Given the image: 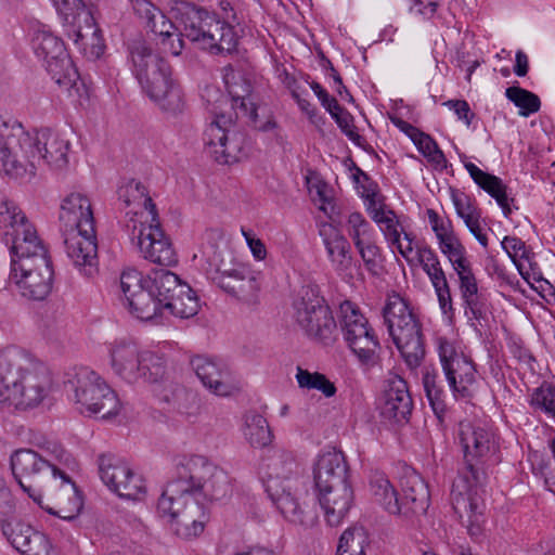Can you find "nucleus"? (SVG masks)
Masks as SVG:
<instances>
[{
	"label": "nucleus",
	"mask_w": 555,
	"mask_h": 555,
	"mask_svg": "<svg viewBox=\"0 0 555 555\" xmlns=\"http://www.w3.org/2000/svg\"><path fill=\"white\" fill-rule=\"evenodd\" d=\"M231 491L227 472L202 455H192L166 486L157 512L178 537L190 540L198 537L208 521L206 502L223 500Z\"/></svg>",
	"instance_id": "f257e3e1"
},
{
	"label": "nucleus",
	"mask_w": 555,
	"mask_h": 555,
	"mask_svg": "<svg viewBox=\"0 0 555 555\" xmlns=\"http://www.w3.org/2000/svg\"><path fill=\"white\" fill-rule=\"evenodd\" d=\"M466 466L453 481L451 500L455 513L473 538L483 529L482 480L485 467L500 462L496 435L481 423L461 422L459 430Z\"/></svg>",
	"instance_id": "f03ea898"
},
{
	"label": "nucleus",
	"mask_w": 555,
	"mask_h": 555,
	"mask_svg": "<svg viewBox=\"0 0 555 555\" xmlns=\"http://www.w3.org/2000/svg\"><path fill=\"white\" fill-rule=\"evenodd\" d=\"M1 216L7 227L5 242L11 243L10 281L23 297L43 300L51 292L53 280L46 247L20 208L7 205Z\"/></svg>",
	"instance_id": "7ed1b4c3"
},
{
	"label": "nucleus",
	"mask_w": 555,
	"mask_h": 555,
	"mask_svg": "<svg viewBox=\"0 0 555 555\" xmlns=\"http://www.w3.org/2000/svg\"><path fill=\"white\" fill-rule=\"evenodd\" d=\"M41 452L31 449H20L11 455L12 473L22 489L29 494L34 501L41 503L40 496L33 493L31 485H26L24 480H33L41 474L51 472L53 482L49 486L52 491L57 487H63V494L68 496L70 508L62 506L53 512L64 519H72L79 513L81 501L77 496L75 485L63 470L62 466H70L74 462L70 454L57 442L47 441L40 446Z\"/></svg>",
	"instance_id": "20e7f679"
},
{
	"label": "nucleus",
	"mask_w": 555,
	"mask_h": 555,
	"mask_svg": "<svg viewBox=\"0 0 555 555\" xmlns=\"http://www.w3.org/2000/svg\"><path fill=\"white\" fill-rule=\"evenodd\" d=\"M0 376L9 385L13 410L27 412L48 399L53 377L44 362L15 345L0 349Z\"/></svg>",
	"instance_id": "39448f33"
},
{
	"label": "nucleus",
	"mask_w": 555,
	"mask_h": 555,
	"mask_svg": "<svg viewBox=\"0 0 555 555\" xmlns=\"http://www.w3.org/2000/svg\"><path fill=\"white\" fill-rule=\"evenodd\" d=\"M182 30L168 29L167 34H157L165 52L175 56L184 48L182 37L188 38L197 49L212 55L230 54L236 50L238 36L235 28L206 10L186 5L180 12Z\"/></svg>",
	"instance_id": "423d86ee"
},
{
	"label": "nucleus",
	"mask_w": 555,
	"mask_h": 555,
	"mask_svg": "<svg viewBox=\"0 0 555 555\" xmlns=\"http://www.w3.org/2000/svg\"><path fill=\"white\" fill-rule=\"evenodd\" d=\"M133 73L142 89L157 106L170 116L184 112L185 101L180 87L172 78L170 65L143 39L129 44Z\"/></svg>",
	"instance_id": "0eeeda50"
},
{
	"label": "nucleus",
	"mask_w": 555,
	"mask_h": 555,
	"mask_svg": "<svg viewBox=\"0 0 555 555\" xmlns=\"http://www.w3.org/2000/svg\"><path fill=\"white\" fill-rule=\"evenodd\" d=\"M20 133L22 142L21 158L15 160L11 170L16 179L31 178L42 165L53 170H62L68 164L70 142L60 132L49 128L26 131Z\"/></svg>",
	"instance_id": "6e6552de"
},
{
	"label": "nucleus",
	"mask_w": 555,
	"mask_h": 555,
	"mask_svg": "<svg viewBox=\"0 0 555 555\" xmlns=\"http://www.w3.org/2000/svg\"><path fill=\"white\" fill-rule=\"evenodd\" d=\"M65 389L73 393L77 410L86 416L106 420L120 411L116 392L89 367H79L69 373Z\"/></svg>",
	"instance_id": "1a4fd4ad"
},
{
	"label": "nucleus",
	"mask_w": 555,
	"mask_h": 555,
	"mask_svg": "<svg viewBox=\"0 0 555 555\" xmlns=\"http://www.w3.org/2000/svg\"><path fill=\"white\" fill-rule=\"evenodd\" d=\"M109 363L114 374L129 384L141 380L156 383L166 372V361L162 356L143 350L129 339L115 340L111 345Z\"/></svg>",
	"instance_id": "9d476101"
},
{
	"label": "nucleus",
	"mask_w": 555,
	"mask_h": 555,
	"mask_svg": "<svg viewBox=\"0 0 555 555\" xmlns=\"http://www.w3.org/2000/svg\"><path fill=\"white\" fill-rule=\"evenodd\" d=\"M383 315L405 363L412 369L418 366L425 354L421 324L408 302L397 294L389 296Z\"/></svg>",
	"instance_id": "9b49d317"
},
{
	"label": "nucleus",
	"mask_w": 555,
	"mask_h": 555,
	"mask_svg": "<svg viewBox=\"0 0 555 555\" xmlns=\"http://www.w3.org/2000/svg\"><path fill=\"white\" fill-rule=\"evenodd\" d=\"M383 315L405 363L412 369L418 366L425 354L421 324L408 302L397 294L389 296Z\"/></svg>",
	"instance_id": "f8f14e48"
},
{
	"label": "nucleus",
	"mask_w": 555,
	"mask_h": 555,
	"mask_svg": "<svg viewBox=\"0 0 555 555\" xmlns=\"http://www.w3.org/2000/svg\"><path fill=\"white\" fill-rule=\"evenodd\" d=\"M338 320L343 337L352 353L362 364L375 365L380 345L360 308L350 300L343 301L339 305Z\"/></svg>",
	"instance_id": "ddd939ff"
},
{
	"label": "nucleus",
	"mask_w": 555,
	"mask_h": 555,
	"mask_svg": "<svg viewBox=\"0 0 555 555\" xmlns=\"http://www.w3.org/2000/svg\"><path fill=\"white\" fill-rule=\"evenodd\" d=\"M220 103L227 100L220 95ZM211 119L204 131L206 152L219 164H233L240 159L242 137L234 130L235 116L222 109L221 104L209 108Z\"/></svg>",
	"instance_id": "4468645a"
},
{
	"label": "nucleus",
	"mask_w": 555,
	"mask_h": 555,
	"mask_svg": "<svg viewBox=\"0 0 555 555\" xmlns=\"http://www.w3.org/2000/svg\"><path fill=\"white\" fill-rule=\"evenodd\" d=\"M296 321L312 340L328 346L336 340L337 323L325 299L314 289H306L295 305Z\"/></svg>",
	"instance_id": "2eb2a0df"
},
{
	"label": "nucleus",
	"mask_w": 555,
	"mask_h": 555,
	"mask_svg": "<svg viewBox=\"0 0 555 555\" xmlns=\"http://www.w3.org/2000/svg\"><path fill=\"white\" fill-rule=\"evenodd\" d=\"M36 55L43 60L46 68L60 88L72 91L79 78L78 72L70 61L64 42L50 30L38 29L31 38Z\"/></svg>",
	"instance_id": "dca6fc26"
},
{
	"label": "nucleus",
	"mask_w": 555,
	"mask_h": 555,
	"mask_svg": "<svg viewBox=\"0 0 555 555\" xmlns=\"http://www.w3.org/2000/svg\"><path fill=\"white\" fill-rule=\"evenodd\" d=\"M144 278L133 268L124 270L120 274L118 288L121 293L122 305L131 314L142 321H150L163 315L164 309L153 288L145 289Z\"/></svg>",
	"instance_id": "f3484780"
},
{
	"label": "nucleus",
	"mask_w": 555,
	"mask_h": 555,
	"mask_svg": "<svg viewBox=\"0 0 555 555\" xmlns=\"http://www.w3.org/2000/svg\"><path fill=\"white\" fill-rule=\"evenodd\" d=\"M99 474L102 481L120 498L142 500L146 486L142 476L134 474L128 464L113 454L99 456Z\"/></svg>",
	"instance_id": "a211bd4d"
},
{
	"label": "nucleus",
	"mask_w": 555,
	"mask_h": 555,
	"mask_svg": "<svg viewBox=\"0 0 555 555\" xmlns=\"http://www.w3.org/2000/svg\"><path fill=\"white\" fill-rule=\"evenodd\" d=\"M65 253L73 266L85 278L99 273L98 240L95 230L62 232Z\"/></svg>",
	"instance_id": "6ab92c4d"
},
{
	"label": "nucleus",
	"mask_w": 555,
	"mask_h": 555,
	"mask_svg": "<svg viewBox=\"0 0 555 555\" xmlns=\"http://www.w3.org/2000/svg\"><path fill=\"white\" fill-rule=\"evenodd\" d=\"M132 240L138 241V247L141 255L151 262L164 267H171L178 262L177 254L169 241L160 229L159 221L143 223L139 220V227L135 234L130 232Z\"/></svg>",
	"instance_id": "aec40b11"
},
{
	"label": "nucleus",
	"mask_w": 555,
	"mask_h": 555,
	"mask_svg": "<svg viewBox=\"0 0 555 555\" xmlns=\"http://www.w3.org/2000/svg\"><path fill=\"white\" fill-rule=\"evenodd\" d=\"M119 199L126 207V216L129 217L126 227L134 235L139 227V220L143 223L156 222L158 219L155 204L149 196L143 184L134 180L129 181L119 189Z\"/></svg>",
	"instance_id": "412c9836"
},
{
	"label": "nucleus",
	"mask_w": 555,
	"mask_h": 555,
	"mask_svg": "<svg viewBox=\"0 0 555 555\" xmlns=\"http://www.w3.org/2000/svg\"><path fill=\"white\" fill-rule=\"evenodd\" d=\"M218 286L243 304L256 306L261 291V272L248 264L236 263L229 275L219 279Z\"/></svg>",
	"instance_id": "4be33fe9"
},
{
	"label": "nucleus",
	"mask_w": 555,
	"mask_h": 555,
	"mask_svg": "<svg viewBox=\"0 0 555 555\" xmlns=\"http://www.w3.org/2000/svg\"><path fill=\"white\" fill-rule=\"evenodd\" d=\"M190 365L203 386L211 393L227 397L233 392L231 372L221 360L196 354L190 359Z\"/></svg>",
	"instance_id": "5701e85b"
},
{
	"label": "nucleus",
	"mask_w": 555,
	"mask_h": 555,
	"mask_svg": "<svg viewBox=\"0 0 555 555\" xmlns=\"http://www.w3.org/2000/svg\"><path fill=\"white\" fill-rule=\"evenodd\" d=\"M261 469L267 477L266 488L307 482L304 469L292 452L275 450L263 460Z\"/></svg>",
	"instance_id": "b1692460"
},
{
	"label": "nucleus",
	"mask_w": 555,
	"mask_h": 555,
	"mask_svg": "<svg viewBox=\"0 0 555 555\" xmlns=\"http://www.w3.org/2000/svg\"><path fill=\"white\" fill-rule=\"evenodd\" d=\"M2 532L11 545L22 555H51L52 545L48 537L21 521H5Z\"/></svg>",
	"instance_id": "393cba45"
},
{
	"label": "nucleus",
	"mask_w": 555,
	"mask_h": 555,
	"mask_svg": "<svg viewBox=\"0 0 555 555\" xmlns=\"http://www.w3.org/2000/svg\"><path fill=\"white\" fill-rule=\"evenodd\" d=\"M59 219L62 232L95 230L91 201L79 192H73L62 201Z\"/></svg>",
	"instance_id": "a878e982"
},
{
	"label": "nucleus",
	"mask_w": 555,
	"mask_h": 555,
	"mask_svg": "<svg viewBox=\"0 0 555 555\" xmlns=\"http://www.w3.org/2000/svg\"><path fill=\"white\" fill-rule=\"evenodd\" d=\"M413 406L406 382L398 375L387 379L380 402V414L388 421H408Z\"/></svg>",
	"instance_id": "bb28decb"
},
{
	"label": "nucleus",
	"mask_w": 555,
	"mask_h": 555,
	"mask_svg": "<svg viewBox=\"0 0 555 555\" xmlns=\"http://www.w3.org/2000/svg\"><path fill=\"white\" fill-rule=\"evenodd\" d=\"M313 478L318 492L348 482V467L343 452L326 451L319 455L313 469Z\"/></svg>",
	"instance_id": "cd10ccee"
},
{
	"label": "nucleus",
	"mask_w": 555,
	"mask_h": 555,
	"mask_svg": "<svg viewBox=\"0 0 555 555\" xmlns=\"http://www.w3.org/2000/svg\"><path fill=\"white\" fill-rule=\"evenodd\" d=\"M223 81L231 98V108L235 111V118L242 116L255 120L257 107L251 96L250 81L231 66L223 69Z\"/></svg>",
	"instance_id": "c85d7f7f"
},
{
	"label": "nucleus",
	"mask_w": 555,
	"mask_h": 555,
	"mask_svg": "<svg viewBox=\"0 0 555 555\" xmlns=\"http://www.w3.org/2000/svg\"><path fill=\"white\" fill-rule=\"evenodd\" d=\"M401 496L399 498L402 512L399 515L423 514L429 505V491L422 476L414 469L408 468L400 478Z\"/></svg>",
	"instance_id": "c756f323"
},
{
	"label": "nucleus",
	"mask_w": 555,
	"mask_h": 555,
	"mask_svg": "<svg viewBox=\"0 0 555 555\" xmlns=\"http://www.w3.org/2000/svg\"><path fill=\"white\" fill-rule=\"evenodd\" d=\"M266 489L273 504L287 520L295 524L304 521V498L308 494L307 482L293 486L274 485Z\"/></svg>",
	"instance_id": "7c9ffc66"
},
{
	"label": "nucleus",
	"mask_w": 555,
	"mask_h": 555,
	"mask_svg": "<svg viewBox=\"0 0 555 555\" xmlns=\"http://www.w3.org/2000/svg\"><path fill=\"white\" fill-rule=\"evenodd\" d=\"M448 384L456 399H469L477 389V371L466 356L456 357L443 369Z\"/></svg>",
	"instance_id": "2f4dec72"
},
{
	"label": "nucleus",
	"mask_w": 555,
	"mask_h": 555,
	"mask_svg": "<svg viewBox=\"0 0 555 555\" xmlns=\"http://www.w3.org/2000/svg\"><path fill=\"white\" fill-rule=\"evenodd\" d=\"M320 236L325 247L332 268L338 273H345L352 267V251L348 240L330 223L320 227Z\"/></svg>",
	"instance_id": "473e14b6"
},
{
	"label": "nucleus",
	"mask_w": 555,
	"mask_h": 555,
	"mask_svg": "<svg viewBox=\"0 0 555 555\" xmlns=\"http://www.w3.org/2000/svg\"><path fill=\"white\" fill-rule=\"evenodd\" d=\"M319 502L324 511L325 520L330 526H338L348 514L353 492L349 483L318 492Z\"/></svg>",
	"instance_id": "72a5a7b5"
},
{
	"label": "nucleus",
	"mask_w": 555,
	"mask_h": 555,
	"mask_svg": "<svg viewBox=\"0 0 555 555\" xmlns=\"http://www.w3.org/2000/svg\"><path fill=\"white\" fill-rule=\"evenodd\" d=\"M18 132H23V126L16 121L0 126V169L13 178L15 172L11 169L16 165L15 160L21 158L22 152Z\"/></svg>",
	"instance_id": "f704fd0d"
},
{
	"label": "nucleus",
	"mask_w": 555,
	"mask_h": 555,
	"mask_svg": "<svg viewBox=\"0 0 555 555\" xmlns=\"http://www.w3.org/2000/svg\"><path fill=\"white\" fill-rule=\"evenodd\" d=\"M464 167L474 182L496 201L504 216L508 218L512 215L511 203L514 202V199L507 196L506 185L503 181L499 177L481 170L470 162L465 163Z\"/></svg>",
	"instance_id": "c9c22d12"
},
{
	"label": "nucleus",
	"mask_w": 555,
	"mask_h": 555,
	"mask_svg": "<svg viewBox=\"0 0 555 555\" xmlns=\"http://www.w3.org/2000/svg\"><path fill=\"white\" fill-rule=\"evenodd\" d=\"M74 44L88 60H98L105 49L101 30L96 27L94 18L90 23L77 25L72 35Z\"/></svg>",
	"instance_id": "e433bc0d"
},
{
	"label": "nucleus",
	"mask_w": 555,
	"mask_h": 555,
	"mask_svg": "<svg viewBox=\"0 0 555 555\" xmlns=\"http://www.w3.org/2000/svg\"><path fill=\"white\" fill-rule=\"evenodd\" d=\"M202 256L208 266L206 269L207 274L217 285L219 284V279L229 275L237 263L228 248H220L216 243L209 242L207 245H204Z\"/></svg>",
	"instance_id": "4c0bfd02"
},
{
	"label": "nucleus",
	"mask_w": 555,
	"mask_h": 555,
	"mask_svg": "<svg viewBox=\"0 0 555 555\" xmlns=\"http://www.w3.org/2000/svg\"><path fill=\"white\" fill-rule=\"evenodd\" d=\"M149 280L163 309H165V301H169L177 293L189 292V284L182 282L177 274L169 270H153L149 275Z\"/></svg>",
	"instance_id": "58836bf2"
},
{
	"label": "nucleus",
	"mask_w": 555,
	"mask_h": 555,
	"mask_svg": "<svg viewBox=\"0 0 555 555\" xmlns=\"http://www.w3.org/2000/svg\"><path fill=\"white\" fill-rule=\"evenodd\" d=\"M370 488L375 500L390 514H400L402 506L399 494L383 472H374L370 478Z\"/></svg>",
	"instance_id": "ea45409f"
},
{
	"label": "nucleus",
	"mask_w": 555,
	"mask_h": 555,
	"mask_svg": "<svg viewBox=\"0 0 555 555\" xmlns=\"http://www.w3.org/2000/svg\"><path fill=\"white\" fill-rule=\"evenodd\" d=\"M133 13L154 34H167L173 24L151 0H130Z\"/></svg>",
	"instance_id": "a19ab883"
},
{
	"label": "nucleus",
	"mask_w": 555,
	"mask_h": 555,
	"mask_svg": "<svg viewBox=\"0 0 555 555\" xmlns=\"http://www.w3.org/2000/svg\"><path fill=\"white\" fill-rule=\"evenodd\" d=\"M243 435L250 446L258 448L268 446L273 438L267 420L256 412L245 415Z\"/></svg>",
	"instance_id": "79ce46f5"
},
{
	"label": "nucleus",
	"mask_w": 555,
	"mask_h": 555,
	"mask_svg": "<svg viewBox=\"0 0 555 555\" xmlns=\"http://www.w3.org/2000/svg\"><path fill=\"white\" fill-rule=\"evenodd\" d=\"M370 546L367 532L363 527H351L344 531L338 543V555H366Z\"/></svg>",
	"instance_id": "37998d69"
},
{
	"label": "nucleus",
	"mask_w": 555,
	"mask_h": 555,
	"mask_svg": "<svg viewBox=\"0 0 555 555\" xmlns=\"http://www.w3.org/2000/svg\"><path fill=\"white\" fill-rule=\"evenodd\" d=\"M199 309L198 298L195 292L189 285V292L177 293L173 297L170 298L169 301H165V311H168L169 314L181 318L189 319L197 314Z\"/></svg>",
	"instance_id": "c03bdc74"
},
{
	"label": "nucleus",
	"mask_w": 555,
	"mask_h": 555,
	"mask_svg": "<svg viewBox=\"0 0 555 555\" xmlns=\"http://www.w3.org/2000/svg\"><path fill=\"white\" fill-rule=\"evenodd\" d=\"M423 386L434 413L441 420L447 411V404L444 391L439 384L438 373L426 369L423 373Z\"/></svg>",
	"instance_id": "a18cd8bd"
},
{
	"label": "nucleus",
	"mask_w": 555,
	"mask_h": 555,
	"mask_svg": "<svg viewBox=\"0 0 555 555\" xmlns=\"http://www.w3.org/2000/svg\"><path fill=\"white\" fill-rule=\"evenodd\" d=\"M502 248L506 251L513 263L516 266L519 274L525 279H529V272L525 261L532 267L530 262V250L527 248L525 242L517 236H505L501 243Z\"/></svg>",
	"instance_id": "49530a36"
},
{
	"label": "nucleus",
	"mask_w": 555,
	"mask_h": 555,
	"mask_svg": "<svg viewBox=\"0 0 555 555\" xmlns=\"http://www.w3.org/2000/svg\"><path fill=\"white\" fill-rule=\"evenodd\" d=\"M63 17V20L76 27L81 23H90L93 18L90 10H88L81 0H51Z\"/></svg>",
	"instance_id": "de8ad7c7"
},
{
	"label": "nucleus",
	"mask_w": 555,
	"mask_h": 555,
	"mask_svg": "<svg viewBox=\"0 0 555 555\" xmlns=\"http://www.w3.org/2000/svg\"><path fill=\"white\" fill-rule=\"evenodd\" d=\"M416 263H420L433 285L448 281L437 254L427 245L416 246Z\"/></svg>",
	"instance_id": "09e8293b"
},
{
	"label": "nucleus",
	"mask_w": 555,
	"mask_h": 555,
	"mask_svg": "<svg viewBox=\"0 0 555 555\" xmlns=\"http://www.w3.org/2000/svg\"><path fill=\"white\" fill-rule=\"evenodd\" d=\"M505 96L519 108V115L528 117L540 111L541 101L537 94L520 87H508Z\"/></svg>",
	"instance_id": "8fccbe9b"
},
{
	"label": "nucleus",
	"mask_w": 555,
	"mask_h": 555,
	"mask_svg": "<svg viewBox=\"0 0 555 555\" xmlns=\"http://www.w3.org/2000/svg\"><path fill=\"white\" fill-rule=\"evenodd\" d=\"M374 222L379 225L387 243L395 241L398 235H402V233H404V227L399 220V217L389 207L384 211L374 214Z\"/></svg>",
	"instance_id": "3c124183"
},
{
	"label": "nucleus",
	"mask_w": 555,
	"mask_h": 555,
	"mask_svg": "<svg viewBox=\"0 0 555 555\" xmlns=\"http://www.w3.org/2000/svg\"><path fill=\"white\" fill-rule=\"evenodd\" d=\"M451 199L457 216L464 221V223L472 221V219L481 217L480 210L476 205V201L468 194L452 189Z\"/></svg>",
	"instance_id": "603ef678"
},
{
	"label": "nucleus",
	"mask_w": 555,
	"mask_h": 555,
	"mask_svg": "<svg viewBox=\"0 0 555 555\" xmlns=\"http://www.w3.org/2000/svg\"><path fill=\"white\" fill-rule=\"evenodd\" d=\"M347 228L354 246L373 238L374 231L360 212L349 215Z\"/></svg>",
	"instance_id": "864d4df0"
},
{
	"label": "nucleus",
	"mask_w": 555,
	"mask_h": 555,
	"mask_svg": "<svg viewBox=\"0 0 555 555\" xmlns=\"http://www.w3.org/2000/svg\"><path fill=\"white\" fill-rule=\"evenodd\" d=\"M392 249H396L410 266L416 264V246L415 235L404 229L402 235H398L395 241L388 242Z\"/></svg>",
	"instance_id": "5fc2aeb1"
},
{
	"label": "nucleus",
	"mask_w": 555,
	"mask_h": 555,
	"mask_svg": "<svg viewBox=\"0 0 555 555\" xmlns=\"http://www.w3.org/2000/svg\"><path fill=\"white\" fill-rule=\"evenodd\" d=\"M413 143L417 146L418 151L428 158L429 162L435 163L437 165L446 162V157L442 151L438 147L437 143L434 139L420 131L414 138Z\"/></svg>",
	"instance_id": "6e6d98bb"
},
{
	"label": "nucleus",
	"mask_w": 555,
	"mask_h": 555,
	"mask_svg": "<svg viewBox=\"0 0 555 555\" xmlns=\"http://www.w3.org/2000/svg\"><path fill=\"white\" fill-rule=\"evenodd\" d=\"M438 246L451 264L467 256L466 248L455 232L439 241Z\"/></svg>",
	"instance_id": "4d7b16f0"
},
{
	"label": "nucleus",
	"mask_w": 555,
	"mask_h": 555,
	"mask_svg": "<svg viewBox=\"0 0 555 555\" xmlns=\"http://www.w3.org/2000/svg\"><path fill=\"white\" fill-rule=\"evenodd\" d=\"M460 292L466 307L470 310L474 318L477 319L480 315L477 279L472 278L460 281Z\"/></svg>",
	"instance_id": "13d9d810"
},
{
	"label": "nucleus",
	"mask_w": 555,
	"mask_h": 555,
	"mask_svg": "<svg viewBox=\"0 0 555 555\" xmlns=\"http://www.w3.org/2000/svg\"><path fill=\"white\" fill-rule=\"evenodd\" d=\"M330 115L335 119L340 130L348 137L350 141L360 145L363 138L358 133L353 125V117L340 105L338 109H334Z\"/></svg>",
	"instance_id": "bf43d9fd"
},
{
	"label": "nucleus",
	"mask_w": 555,
	"mask_h": 555,
	"mask_svg": "<svg viewBox=\"0 0 555 555\" xmlns=\"http://www.w3.org/2000/svg\"><path fill=\"white\" fill-rule=\"evenodd\" d=\"M356 248L358 249L365 268L371 272H375L379 262L380 249L374 243V240L372 238L360 245H356Z\"/></svg>",
	"instance_id": "052dcab7"
},
{
	"label": "nucleus",
	"mask_w": 555,
	"mask_h": 555,
	"mask_svg": "<svg viewBox=\"0 0 555 555\" xmlns=\"http://www.w3.org/2000/svg\"><path fill=\"white\" fill-rule=\"evenodd\" d=\"M426 215L438 242L454 233L452 222L441 218L436 210L428 208Z\"/></svg>",
	"instance_id": "680f3d73"
},
{
	"label": "nucleus",
	"mask_w": 555,
	"mask_h": 555,
	"mask_svg": "<svg viewBox=\"0 0 555 555\" xmlns=\"http://www.w3.org/2000/svg\"><path fill=\"white\" fill-rule=\"evenodd\" d=\"M309 192L313 202L320 204V209L326 211V205L332 199V190L328 184L321 179H314L309 181Z\"/></svg>",
	"instance_id": "e2e57ef3"
},
{
	"label": "nucleus",
	"mask_w": 555,
	"mask_h": 555,
	"mask_svg": "<svg viewBox=\"0 0 555 555\" xmlns=\"http://www.w3.org/2000/svg\"><path fill=\"white\" fill-rule=\"evenodd\" d=\"M293 98L296 100L299 108L308 116L309 120L317 127L324 124V119L319 115L318 109L308 100L300 98L297 91H292Z\"/></svg>",
	"instance_id": "0e129e2a"
},
{
	"label": "nucleus",
	"mask_w": 555,
	"mask_h": 555,
	"mask_svg": "<svg viewBox=\"0 0 555 555\" xmlns=\"http://www.w3.org/2000/svg\"><path fill=\"white\" fill-rule=\"evenodd\" d=\"M437 344L442 369L450 364L453 359L455 360L456 357L465 356L463 352H457L453 344L444 337H439Z\"/></svg>",
	"instance_id": "69168bd1"
},
{
	"label": "nucleus",
	"mask_w": 555,
	"mask_h": 555,
	"mask_svg": "<svg viewBox=\"0 0 555 555\" xmlns=\"http://www.w3.org/2000/svg\"><path fill=\"white\" fill-rule=\"evenodd\" d=\"M242 234L256 260H263L267 257V248L263 242L256 237L250 230L242 229Z\"/></svg>",
	"instance_id": "338daca9"
},
{
	"label": "nucleus",
	"mask_w": 555,
	"mask_h": 555,
	"mask_svg": "<svg viewBox=\"0 0 555 555\" xmlns=\"http://www.w3.org/2000/svg\"><path fill=\"white\" fill-rule=\"evenodd\" d=\"M443 105L454 111L459 119L464 120L467 126H470L475 114L470 111V107L465 100H449L444 102Z\"/></svg>",
	"instance_id": "774afa93"
}]
</instances>
